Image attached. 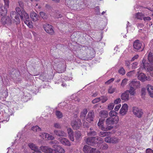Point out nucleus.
I'll return each mask as SVG.
<instances>
[{
  "label": "nucleus",
  "mask_w": 153,
  "mask_h": 153,
  "mask_svg": "<svg viewBox=\"0 0 153 153\" xmlns=\"http://www.w3.org/2000/svg\"><path fill=\"white\" fill-rule=\"evenodd\" d=\"M4 6L0 4V19L3 25H9L11 24V21L9 17L6 16L7 9L9 7V0H4Z\"/></svg>",
  "instance_id": "1"
},
{
  "label": "nucleus",
  "mask_w": 153,
  "mask_h": 153,
  "mask_svg": "<svg viewBox=\"0 0 153 153\" xmlns=\"http://www.w3.org/2000/svg\"><path fill=\"white\" fill-rule=\"evenodd\" d=\"M41 150L46 153H64L65 150L59 146H57L56 149H53L47 146H42L40 147Z\"/></svg>",
  "instance_id": "2"
},
{
  "label": "nucleus",
  "mask_w": 153,
  "mask_h": 153,
  "mask_svg": "<svg viewBox=\"0 0 153 153\" xmlns=\"http://www.w3.org/2000/svg\"><path fill=\"white\" fill-rule=\"evenodd\" d=\"M103 140L100 137H90L88 138L86 140V143L89 145L94 146L97 144V146L100 145V144L102 143Z\"/></svg>",
  "instance_id": "3"
},
{
  "label": "nucleus",
  "mask_w": 153,
  "mask_h": 153,
  "mask_svg": "<svg viewBox=\"0 0 153 153\" xmlns=\"http://www.w3.org/2000/svg\"><path fill=\"white\" fill-rule=\"evenodd\" d=\"M89 48L90 51L87 52L88 53H89V54H88L87 53H86V54H85V56L83 57H79L81 59L83 60H86V59L91 60L95 56V52L94 50L91 47H89Z\"/></svg>",
  "instance_id": "4"
},
{
  "label": "nucleus",
  "mask_w": 153,
  "mask_h": 153,
  "mask_svg": "<svg viewBox=\"0 0 153 153\" xmlns=\"http://www.w3.org/2000/svg\"><path fill=\"white\" fill-rule=\"evenodd\" d=\"M71 125L73 129L77 130L81 126L82 124L80 119L75 118L72 121Z\"/></svg>",
  "instance_id": "5"
},
{
  "label": "nucleus",
  "mask_w": 153,
  "mask_h": 153,
  "mask_svg": "<svg viewBox=\"0 0 153 153\" xmlns=\"http://www.w3.org/2000/svg\"><path fill=\"white\" fill-rule=\"evenodd\" d=\"M148 59L149 61V63H148V61L146 60L144 58H143L140 65V69H141V66L143 63V61L144 60L145 61V62H144V63H145V65L147 66H149V64H151V65L152 66V65L153 64V56L152 55V53L151 52L149 53L148 56Z\"/></svg>",
  "instance_id": "6"
},
{
  "label": "nucleus",
  "mask_w": 153,
  "mask_h": 153,
  "mask_svg": "<svg viewBox=\"0 0 153 153\" xmlns=\"http://www.w3.org/2000/svg\"><path fill=\"white\" fill-rule=\"evenodd\" d=\"M145 62V61L144 60L143 61V63L141 66V69L149 72L151 76H153V67L151 65V64H149V66H147L145 65V63H144Z\"/></svg>",
  "instance_id": "7"
},
{
  "label": "nucleus",
  "mask_w": 153,
  "mask_h": 153,
  "mask_svg": "<svg viewBox=\"0 0 153 153\" xmlns=\"http://www.w3.org/2000/svg\"><path fill=\"white\" fill-rule=\"evenodd\" d=\"M132 112L135 116L138 118L141 117L143 114L142 110L136 106L133 107Z\"/></svg>",
  "instance_id": "8"
},
{
  "label": "nucleus",
  "mask_w": 153,
  "mask_h": 153,
  "mask_svg": "<svg viewBox=\"0 0 153 153\" xmlns=\"http://www.w3.org/2000/svg\"><path fill=\"white\" fill-rule=\"evenodd\" d=\"M16 15L15 16V22L16 23H19L20 22V19L19 17L20 16L21 19H23V16L21 14H22V11H21L20 8L19 7H16Z\"/></svg>",
  "instance_id": "9"
},
{
  "label": "nucleus",
  "mask_w": 153,
  "mask_h": 153,
  "mask_svg": "<svg viewBox=\"0 0 153 153\" xmlns=\"http://www.w3.org/2000/svg\"><path fill=\"white\" fill-rule=\"evenodd\" d=\"M118 120V117L115 116L114 118L109 117L107 118L106 120V123L107 125H113L114 124L117 123Z\"/></svg>",
  "instance_id": "10"
},
{
  "label": "nucleus",
  "mask_w": 153,
  "mask_h": 153,
  "mask_svg": "<svg viewBox=\"0 0 153 153\" xmlns=\"http://www.w3.org/2000/svg\"><path fill=\"white\" fill-rule=\"evenodd\" d=\"M138 74V78L139 80L142 82H144L146 81H149L150 79L149 76H147L143 73H139V71L137 72Z\"/></svg>",
  "instance_id": "11"
},
{
  "label": "nucleus",
  "mask_w": 153,
  "mask_h": 153,
  "mask_svg": "<svg viewBox=\"0 0 153 153\" xmlns=\"http://www.w3.org/2000/svg\"><path fill=\"white\" fill-rule=\"evenodd\" d=\"M43 27L47 33L51 34L53 33L54 31L52 28V26L50 25L45 24L43 25Z\"/></svg>",
  "instance_id": "12"
},
{
  "label": "nucleus",
  "mask_w": 153,
  "mask_h": 153,
  "mask_svg": "<svg viewBox=\"0 0 153 153\" xmlns=\"http://www.w3.org/2000/svg\"><path fill=\"white\" fill-rule=\"evenodd\" d=\"M142 46V43L138 40L135 41L133 43V46L135 51L140 50L141 49Z\"/></svg>",
  "instance_id": "13"
},
{
  "label": "nucleus",
  "mask_w": 153,
  "mask_h": 153,
  "mask_svg": "<svg viewBox=\"0 0 153 153\" xmlns=\"http://www.w3.org/2000/svg\"><path fill=\"white\" fill-rule=\"evenodd\" d=\"M39 136L43 139H45L48 140H53L54 137L51 135H50L46 133H43L40 134Z\"/></svg>",
  "instance_id": "14"
},
{
  "label": "nucleus",
  "mask_w": 153,
  "mask_h": 153,
  "mask_svg": "<svg viewBox=\"0 0 153 153\" xmlns=\"http://www.w3.org/2000/svg\"><path fill=\"white\" fill-rule=\"evenodd\" d=\"M59 141L64 145L67 146H70L71 145V143L69 140L65 137H59Z\"/></svg>",
  "instance_id": "15"
},
{
  "label": "nucleus",
  "mask_w": 153,
  "mask_h": 153,
  "mask_svg": "<svg viewBox=\"0 0 153 153\" xmlns=\"http://www.w3.org/2000/svg\"><path fill=\"white\" fill-rule=\"evenodd\" d=\"M128 106L126 103L124 104L121 108L120 111V114L122 115L125 114L128 111Z\"/></svg>",
  "instance_id": "16"
},
{
  "label": "nucleus",
  "mask_w": 153,
  "mask_h": 153,
  "mask_svg": "<svg viewBox=\"0 0 153 153\" xmlns=\"http://www.w3.org/2000/svg\"><path fill=\"white\" fill-rule=\"evenodd\" d=\"M94 117V112L93 111H91L88 114L86 118V120L90 122L93 121V119Z\"/></svg>",
  "instance_id": "17"
},
{
  "label": "nucleus",
  "mask_w": 153,
  "mask_h": 153,
  "mask_svg": "<svg viewBox=\"0 0 153 153\" xmlns=\"http://www.w3.org/2000/svg\"><path fill=\"white\" fill-rule=\"evenodd\" d=\"M104 119H99L98 122L97 123V125L99 128L101 129L102 131L108 130H110V128L107 129L108 128H105L103 126Z\"/></svg>",
  "instance_id": "18"
},
{
  "label": "nucleus",
  "mask_w": 153,
  "mask_h": 153,
  "mask_svg": "<svg viewBox=\"0 0 153 153\" xmlns=\"http://www.w3.org/2000/svg\"><path fill=\"white\" fill-rule=\"evenodd\" d=\"M53 132L55 135L57 136L65 137L67 136L66 133L62 130H55Z\"/></svg>",
  "instance_id": "19"
},
{
  "label": "nucleus",
  "mask_w": 153,
  "mask_h": 153,
  "mask_svg": "<svg viewBox=\"0 0 153 153\" xmlns=\"http://www.w3.org/2000/svg\"><path fill=\"white\" fill-rule=\"evenodd\" d=\"M129 86L135 89L137 88L140 86V82L132 81L130 83Z\"/></svg>",
  "instance_id": "20"
},
{
  "label": "nucleus",
  "mask_w": 153,
  "mask_h": 153,
  "mask_svg": "<svg viewBox=\"0 0 153 153\" xmlns=\"http://www.w3.org/2000/svg\"><path fill=\"white\" fill-rule=\"evenodd\" d=\"M68 133L69 136V137L70 140L72 141H74V134L72 129L70 128H68L67 129Z\"/></svg>",
  "instance_id": "21"
},
{
  "label": "nucleus",
  "mask_w": 153,
  "mask_h": 153,
  "mask_svg": "<svg viewBox=\"0 0 153 153\" xmlns=\"http://www.w3.org/2000/svg\"><path fill=\"white\" fill-rule=\"evenodd\" d=\"M30 16L33 21H36L38 20V15L35 12L32 11L30 14Z\"/></svg>",
  "instance_id": "22"
},
{
  "label": "nucleus",
  "mask_w": 153,
  "mask_h": 153,
  "mask_svg": "<svg viewBox=\"0 0 153 153\" xmlns=\"http://www.w3.org/2000/svg\"><path fill=\"white\" fill-rule=\"evenodd\" d=\"M147 88L150 96L152 97H153V86L150 85H148Z\"/></svg>",
  "instance_id": "23"
},
{
  "label": "nucleus",
  "mask_w": 153,
  "mask_h": 153,
  "mask_svg": "<svg viewBox=\"0 0 153 153\" xmlns=\"http://www.w3.org/2000/svg\"><path fill=\"white\" fill-rule=\"evenodd\" d=\"M121 99L124 100H127L129 99V94H128V91L126 92L123 93L121 95Z\"/></svg>",
  "instance_id": "24"
},
{
  "label": "nucleus",
  "mask_w": 153,
  "mask_h": 153,
  "mask_svg": "<svg viewBox=\"0 0 153 153\" xmlns=\"http://www.w3.org/2000/svg\"><path fill=\"white\" fill-rule=\"evenodd\" d=\"M145 15L141 12H138L135 14V18L138 19L142 20Z\"/></svg>",
  "instance_id": "25"
},
{
  "label": "nucleus",
  "mask_w": 153,
  "mask_h": 153,
  "mask_svg": "<svg viewBox=\"0 0 153 153\" xmlns=\"http://www.w3.org/2000/svg\"><path fill=\"white\" fill-rule=\"evenodd\" d=\"M28 146L31 150L34 151L39 150L38 147L33 143H29L28 144Z\"/></svg>",
  "instance_id": "26"
},
{
  "label": "nucleus",
  "mask_w": 153,
  "mask_h": 153,
  "mask_svg": "<svg viewBox=\"0 0 153 153\" xmlns=\"http://www.w3.org/2000/svg\"><path fill=\"white\" fill-rule=\"evenodd\" d=\"M66 4L71 9H73L72 7L74 1L72 0H65Z\"/></svg>",
  "instance_id": "27"
},
{
  "label": "nucleus",
  "mask_w": 153,
  "mask_h": 153,
  "mask_svg": "<svg viewBox=\"0 0 153 153\" xmlns=\"http://www.w3.org/2000/svg\"><path fill=\"white\" fill-rule=\"evenodd\" d=\"M120 140V139L117 137H111V143H118Z\"/></svg>",
  "instance_id": "28"
},
{
  "label": "nucleus",
  "mask_w": 153,
  "mask_h": 153,
  "mask_svg": "<svg viewBox=\"0 0 153 153\" xmlns=\"http://www.w3.org/2000/svg\"><path fill=\"white\" fill-rule=\"evenodd\" d=\"M110 134V133L109 131H101L99 133V135L100 137H103L108 136Z\"/></svg>",
  "instance_id": "29"
},
{
  "label": "nucleus",
  "mask_w": 153,
  "mask_h": 153,
  "mask_svg": "<svg viewBox=\"0 0 153 153\" xmlns=\"http://www.w3.org/2000/svg\"><path fill=\"white\" fill-rule=\"evenodd\" d=\"M21 15H22L23 17V16H24L25 19H27V20H29V15L27 13L25 10H22V14ZM23 19H24L23 18V19Z\"/></svg>",
  "instance_id": "30"
},
{
  "label": "nucleus",
  "mask_w": 153,
  "mask_h": 153,
  "mask_svg": "<svg viewBox=\"0 0 153 153\" xmlns=\"http://www.w3.org/2000/svg\"><path fill=\"white\" fill-rule=\"evenodd\" d=\"M87 113L86 109H84L80 113V117L81 118H84Z\"/></svg>",
  "instance_id": "31"
},
{
  "label": "nucleus",
  "mask_w": 153,
  "mask_h": 153,
  "mask_svg": "<svg viewBox=\"0 0 153 153\" xmlns=\"http://www.w3.org/2000/svg\"><path fill=\"white\" fill-rule=\"evenodd\" d=\"M24 23L26 24L29 27L31 28L33 27L31 22L29 20L24 19Z\"/></svg>",
  "instance_id": "32"
},
{
  "label": "nucleus",
  "mask_w": 153,
  "mask_h": 153,
  "mask_svg": "<svg viewBox=\"0 0 153 153\" xmlns=\"http://www.w3.org/2000/svg\"><path fill=\"white\" fill-rule=\"evenodd\" d=\"M130 88L129 90H127L126 91H128V94L130 93L131 95H134L135 93L134 91L135 88H133L132 87L130 86Z\"/></svg>",
  "instance_id": "33"
},
{
  "label": "nucleus",
  "mask_w": 153,
  "mask_h": 153,
  "mask_svg": "<svg viewBox=\"0 0 153 153\" xmlns=\"http://www.w3.org/2000/svg\"><path fill=\"white\" fill-rule=\"evenodd\" d=\"M32 130L34 132H39L41 131V128L38 126H36L32 127Z\"/></svg>",
  "instance_id": "34"
},
{
  "label": "nucleus",
  "mask_w": 153,
  "mask_h": 153,
  "mask_svg": "<svg viewBox=\"0 0 153 153\" xmlns=\"http://www.w3.org/2000/svg\"><path fill=\"white\" fill-rule=\"evenodd\" d=\"M91 147L85 145L83 147V151L85 153H88Z\"/></svg>",
  "instance_id": "35"
},
{
  "label": "nucleus",
  "mask_w": 153,
  "mask_h": 153,
  "mask_svg": "<svg viewBox=\"0 0 153 153\" xmlns=\"http://www.w3.org/2000/svg\"><path fill=\"white\" fill-rule=\"evenodd\" d=\"M100 114L101 117H106L108 115V113L106 111H100Z\"/></svg>",
  "instance_id": "36"
},
{
  "label": "nucleus",
  "mask_w": 153,
  "mask_h": 153,
  "mask_svg": "<svg viewBox=\"0 0 153 153\" xmlns=\"http://www.w3.org/2000/svg\"><path fill=\"white\" fill-rule=\"evenodd\" d=\"M128 79L126 78L123 79L120 85V88H123L127 84Z\"/></svg>",
  "instance_id": "37"
},
{
  "label": "nucleus",
  "mask_w": 153,
  "mask_h": 153,
  "mask_svg": "<svg viewBox=\"0 0 153 153\" xmlns=\"http://www.w3.org/2000/svg\"><path fill=\"white\" fill-rule=\"evenodd\" d=\"M97 133L94 131H91L87 132V134L88 136H94L96 135Z\"/></svg>",
  "instance_id": "38"
},
{
  "label": "nucleus",
  "mask_w": 153,
  "mask_h": 153,
  "mask_svg": "<svg viewBox=\"0 0 153 153\" xmlns=\"http://www.w3.org/2000/svg\"><path fill=\"white\" fill-rule=\"evenodd\" d=\"M56 115L58 118H61L63 117V114L60 111H57L56 112Z\"/></svg>",
  "instance_id": "39"
},
{
  "label": "nucleus",
  "mask_w": 153,
  "mask_h": 153,
  "mask_svg": "<svg viewBox=\"0 0 153 153\" xmlns=\"http://www.w3.org/2000/svg\"><path fill=\"white\" fill-rule=\"evenodd\" d=\"M118 73L121 75H123L125 74L126 71L123 67H121L118 71Z\"/></svg>",
  "instance_id": "40"
},
{
  "label": "nucleus",
  "mask_w": 153,
  "mask_h": 153,
  "mask_svg": "<svg viewBox=\"0 0 153 153\" xmlns=\"http://www.w3.org/2000/svg\"><path fill=\"white\" fill-rule=\"evenodd\" d=\"M61 106H62L63 107L64 106H65V108H68V109H70L71 108V107H70V108H69V105H70V104H67L66 102H63L62 103H61Z\"/></svg>",
  "instance_id": "41"
},
{
  "label": "nucleus",
  "mask_w": 153,
  "mask_h": 153,
  "mask_svg": "<svg viewBox=\"0 0 153 153\" xmlns=\"http://www.w3.org/2000/svg\"><path fill=\"white\" fill-rule=\"evenodd\" d=\"M110 116L112 117H113L117 116L116 115L117 114V113L114 111H111L109 112V113Z\"/></svg>",
  "instance_id": "42"
},
{
  "label": "nucleus",
  "mask_w": 153,
  "mask_h": 153,
  "mask_svg": "<svg viewBox=\"0 0 153 153\" xmlns=\"http://www.w3.org/2000/svg\"><path fill=\"white\" fill-rule=\"evenodd\" d=\"M116 88H112V87H110L108 89V93L110 94H112L115 91Z\"/></svg>",
  "instance_id": "43"
},
{
  "label": "nucleus",
  "mask_w": 153,
  "mask_h": 153,
  "mask_svg": "<svg viewBox=\"0 0 153 153\" xmlns=\"http://www.w3.org/2000/svg\"><path fill=\"white\" fill-rule=\"evenodd\" d=\"M81 136V132L79 131H77L76 132L75 137L76 139H78Z\"/></svg>",
  "instance_id": "44"
},
{
  "label": "nucleus",
  "mask_w": 153,
  "mask_h": 153,
  "mask_svg": "<svg viewBox=\"0 0 153 153\" xmlns=\"http://www.w3.org/2000/svg\"><path fill=\"white\" fill-rule=\"evenodd\" d=\"M40 16L44 19H46L47 18V15L46 14L43 12H40L39 13Z\"/></svg>",
  "instance_id": "45"
},
{
  "label": "nucleus",
  "mask_w": 153,
  "mask_h": 153,
  "mask_svg": "<svg viewBox=\"0 0 153 153\" xmlns=\"http://www.w3.org/2000/svg\"><path fill=\"white\" fill-rule=\"evenodd\" d=\"M63 64H62L61 67V69L59 70V73H61L63 72H64L66 69V67L65 65L64 64V63H62Z\"/></svg>",
  "instance_id": "46"
},
{
  "label": "nucleus",
  "mask_w": 153,
  "mask_h": 153,
  "mask_svg": "<svg viewBox=\"0 0 153 153\" xmlns=\"http://www.w3.org/2000/svg\"><path fill=\"white\" fill-rule=\"evenodd\" d=\"M76 94H74L71 95V98L72 100H73L75 101H77L78 102L79 101V100L77 98H76Z\"/></svg>",
  "instance_id": "47"
},
{
  "label": "nucleus",
  "mask_w": 153,
  "mask_h": 153,
  "mask_svg": "<svg viewBox=\"0 0 153 153\" xmlns=\"http://www.w3.org/2000/svg\"><path fill=\"white\" fill-rule=\"evenodd\" d=\"M96 150V149L91 148L89 151L88 152V153H95ZM97 153H100V151H97Z\"/></svg>",
  "instance_id": "48"
},
{
  "label": "nucleus",
  "mask_w": 153,
  "mask_h": 153,
  "mask_svg": "<svg viewBox=\"0 0 153 153\" xmlns=\"http://www.w3.org/2000/svg\"><path fill=\"white\" fill-rule=\"evenodd\" d=\"M82 50L83 51H85V54H86V51L88 52V51H90V48H88L87 46H83L82 47ZM85 54H84V55L85 56Z\"/></svg>",
  "instance_id": "49"
},
{
  "label": "nucleus",
  "mask_w": 153,
  "mask_h": 153,
  "mask_svg": "<svg viewBox=\"0 0 153 153\" xmlns=\"http://www.w3.org/2000/svg\"><path fill=\"white\" fill-rule=\"evenodd\" d=\"M101 146L102 147V148L101 149V147L99 148L100 149L105 150L108 148V146L107 144H102L101 145Z\"/></svg>",
  "instance_id": "50"
},
{
  "label": "nucleus",
  "mask_w": 153,
  "mask_h": 153,
  "mask_svg": "<svg viewBox=\"0 0 153 153\" xmlns=\"http://www.w3.org/2000/svg\"><path fill=\"white\" fill-rule=\"evenodd\" d=\"M53 127L55 128L58 129H60L61 128V126L59 123H55L53 125Z\"/></svg>",
  "instance_id": "51"
},
{
  "label": "nucleus",
  "mask_w": 153,
  "mask_h": 153,
  "mask_svg": "<svg viewBox=\"0 0 153 153\" xmlns=\"http://www.w3.org/2000/svg\"><path fill=\"white\" fill-rule=\"evenodd\" d=\"M105 141L106 143H111V137H107L105 138Z\"/></svg>",
  "instance_id": "52"
},
{
  "label": "nucleus",
  "mask_w": 153,
  "mask_h": 153,
  "mask_svg": "<svg viewBox=\"0 0 153 153\" xmlns=\"http://www.w3.org/2000/svg\"><path fill=\"white\" fill-rule=\"evenodd\" d=\"M100 101V98L98 97L95 98L92 101V102L93 104H95Z\"/></svg>",
  "instance_id": "53"
},
{
  "label": "nucleus",
  "mask_w": 153,
  "mask_h": 153,
  "mask_svg": "<svg viewBox=\"0 0 153 153\" xmlns=\"http://www.w3.org/2000/svg\"><path fill=\"white\" fill-rule=\"evenodd\" d=\"M114 106V103H111L108 106V108L110 110H112L113 109Z\"/></svg>",
  "instance_id": "54"
},
{
  "label": "nucleus",
  "mask_w": 153,
  "mask_h": 153,
  "mask_svg": "<svg viewBox=\"0 0 153 153\" xmlns=\"http://www.w3.org/2000/svg\"><path fill=\"white\" fill-rule=\"evenodd\" d=\"M16 13L15 11H12L11 12L10 15L12 19H13V17L15 18V16L16 15Z\"/></svg>",
  "instance_id": "55"
},
{
  "label": "nucleus",
  "mask_w": 153,
  "mask_h": 153,
  "mask_svg": "<svg viewBox=\"0 0 153 153\" xmlns=\"http://www.w3.org/2000/svg\"><path fill=\"white\" fill-rule=\"evenodd\" d=\"M95 12L97 14H100V8L99 7H96L95 9Z\"/></svg>",
  "instance_id": "56"
},
{
  "label": "nucleus",
  "mask_w": 153,
  "mask_h": 153,
  "mask_svg": "<svg viewBox=\"0 0 153 153\" xmlns=\"http://www.w3.org/2000/svg\"><path fill=\"white\" fill-rule=\"evenodd\" d=\"M138 64V63L136 62L133 63L132 64V69H134L136 68H137Z\"/></svg>",
  "instance_id": "57"
},
{
  "label": "nucleus",
  "mask_w": 153,
  "mask_h": 153,
  "mask_svg": "<svg viewBox=\"0 0 153 153\" xmlns=\"http://www.w3.org/2000/svg\"><path fill=\"white\" fill-rule=\"evenodd\" d=\"M134 70L129 72L127 74V75L128 76H131L134 74Z\"/></svg>",
  "instance_id": "58"
},
{
  "label": "nucleus",
  "mask_w": 153,
  "mask_h": 153,
  "mask_svg": "<svg viewBox=\"0 0 153 153\" xmlns=\"http://www.w3.org/2000/svg\"><path fill=\"white\" fill-rule=\"evenodd\" d=\"M143 19L146 22L149 21L151 19L150 17L149 16L145 17V16H144V17L143 18Z\"/></svg>",
  "instance_id": "59"
},
{
  "label": "nucleus",
  "mask_w": 153,
  "mask_h": 153,
  "mask_svg": "<svg viewBox=\"0 0 153 153\" xmlns=\"http://www.w3.org/2000/svg\"><path fill=\"white\" fill-rule=\"evenodd\" d=\"M83 126L84 128H88L89 126V123L86 121H84L83 123Z\"/></svg>",
  "instance_id": "60"
},
{
  "label": "nucleus",
  "mask_w": 153,
  "mask_h": 153,
  "mask_svg": "<svg viewBox=\"0 0 153 153\" xmlns=\"http://www.w3.org/2000/svg\"><path fill=\"white\" fill-rule=\"evenodd\" d=\"M107 100V99L106 97H102L100 98V100L102 102L104 103Z\"/></svg>",
  "instance_id": "61"
},
{
  "label": "nucleus",
  "mask_w": 153,
  "mask_h": 153,
  "mask_svg": "<svg viewBox=\"0 0 153 153\" xmlns=\"http://www.w3.org/2000/svg\"><path fill=\"white\" fill-rule=\"evenodd\" d=\"M146 89L145 88H142L141 90V94L142 95H145Z\"/></svg>",
  "instance_id": "62"
},
{
  "label": "nucleus",
  "mask_w": 153,
  "mask_h": 153,
  "mask_svg": "<svg viewBox=\"0 0 153 153\" xmlns=\"http://www.w3.org/2000/svg\"><path fill=\"white\" fill-rule=\"evenodd\" d=\"M121 106V104H119L116 105L114 108V110L115 111H118Z\"/></svg>",
  "instance_id": "63"
},
{
  "label": "nucleus",
  "mask_w": 153,
  "mask_h": 153,
  "mask_svg": "<svg viewBox=\"0 0 153 153\" xmlns=\"http://www.w3.org/2000/svg\"><path fill=\"white\" fill-rule=\"evenodd\" d=\"M137 25V28L138 29H139V28L140 29V28H142V27H143L144 26V25L143 24H142V23H138Z\"/></svg>",
  "instance_id": "64"
}]
</instances>
